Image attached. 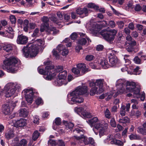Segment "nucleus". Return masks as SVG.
Wrapping results in <instances>:
<instances>
[{
	"label": "nucleus",
	"instance_id": "obj_1",
	"mask_svg": "<svg viewBox=\"0 0 146 146\" xmlns=\"http://www.w3.org/2000/svg\"><path fill=\"white\" fill-rule=\"evenodd\" d=\"M88 87L85 85L79 86L74 91L68 95V102L71 104L74 103H81L84 101L81 95L88 96Z\"/></svg>",
	"mask_w": 146,
	"mask_h": 146
},
{
	"label": "nucleus",
	"instance_id": "obj_2",
	"mask_svg": "<svg viewBox=\"0 0 146 146\" xmlns=\"http://www.w3.org/2000/svg\"><path fill=\"white\" fill-rule=\"evenodd\" d=\"M44 42L40 39H37L33 43H29L22 49L23 54L27 58L35 57L38 53V49L42 46Z\"/></svg>",
	"mask_w": 146,
	"mask_h": 146
},
{
	"label": "nucleus",
	"instance_id": "obj_3",
	"mask_svg": "<svg viewBox=\"0 0 146 146\" xmlns=\"http://www.w3.org/2000/svg\"><path fill=\"white\" fill-rule=\"evenodd\" d=\"M61 66H58L56 69H55L52 66H46L45 70L38 68V70L39 73L44 75V78L47 80H50L53 79L56 75V72H60L62 70Z\"/></svg>",
	"mask_w": 146,
	"mask_h": 146
},
{
	"label": "nucleus",
	"instance_id": "obj_4",
	"mask_svg": "<svg viewBox=\"0 0 146 146\" xmlns=\"http://www.w3.org/2000/svg\"><path fill=\"white\" fill-rule=\"evenodd\" d=\"M21 88V85L17 82H9L4 86V90H1L0 94L1 95L5 94L6 97H10L14 95L16 91L19 90Z\"/></svg>",
	"mask_w": 146,
	"mask_h": 146
},
{
	"label": "nucleus",
	"instance_id": "obj_5",
	"mask_svg": "<svg viewBox=\"0 0 146 146\" xmlns=\"http://www.w3.org/2000/svg\"><path fill=\"white\" fill-rule=\"evenodd\" d=\"M17 59L15 57H11L7 58L3 61L5 67L2 66L3 69H7L9 72H14L18 69Z\"/></svg>",
	"mask_w": 146,
	"mask_h": 146
},
{
	"label": "nucleus",
	"instance_id": "obj_6",
	"mask_svg": "<svg viewBox=\"0 0 146 146\" xmlns=\"http://www.w3.org/2000/svg\"><path fill=\"white\" fill-rule=\"evenodd\" d=\"M117 32V30L115 29L110 30L109 31L103 30L100 32V33L104 39L109 43H111L115 38V36Z\"/></svg>",
	"mask_w": 146,
	"mask_h": 146
},
{
	"label": "nucleus",
	"instance_id": "obj_7",
	"mask_svg": "<svg viewBox=\"0 0 146 146\" xmlns=\"http://www.w3.org/2000/svg\"><path fill=\"white\" fill-rule=\"evenodd\" d=\"M16 106L15 102H10L3 105L2 107V111L5 115H9L12 112Z\"/></svg>",
	"mask_w": 146,
	"mask_h": 146
},
{
	"label": "nucleus",
	"instance_id": "obj_8",
	"mask_svg": "<svg viewBox=\"0 0 146 146\" xmlns=\"http://www.w3.org/2000/svg\"><path fill=\"white\" fill-rule=\"evenodd\" d=\"M126 82L125 80L121 79H118L117 80L116 85L117 88H119V89L115 94V96H114L115 97H116L118 94H121L124 93Z\"/></svg>",
	"mask_w": 146,
	"mask_h": 146
},
{
	"label": "nucleus",
	"instance_id": "obj_9",
	"mask_svg": "<svg viewBox=\"0 0 146 146\" xmlns=\"http://www.w3.org/2000/svg\"><path fill=\"white\" fill-rule=\"evenodd\" d=\"M22 93L25 95L27 102L30 104L32 103L33 100V96L34 94L33 89H25L23 91Z\"/></svg>",
	"mask_w": 146,
	"mask_h": 146
},
{
	"label": "nucleus",
	"instance_id": "obj_10",
	"mask_svg": "<svg viewBox=\"0 0 146 146\" xmlns=\"http://www.w3.org/2000/svg\"><path fill=\"white\" fill-rule=\"evenodd\" d=\"M104 80L99 79L97 80L95 82H91L90 83V86H97L99 87V92L100 93H102L104 91L103 86L104 85Z\"/></svg>",
	"mask_w": 146,
	"mask_h": 146
},
{
	"label": "nucleus",
	"instance_id": "obj_11",
	"mask_svg": "<svg viewBox=\"0 0 146 146\" xmlns=\"http://www.w3.org/2000/svg\"><path fill=\"white\" fill-rule=\"evenodd\" d=\"M137 84L136 83L133 82L127 81L126 82V89H125L124 92L127 93L128 92H132L133 91V89L136 86H137Z\"/></svg>",
	"mask_w": 146,
	"mask_h": 146
},
{
	"label": "nucleus",
	"instance_id": "obj_12",
	"mask_svg": "<svg viewBox=\"0 0 146 146\" xmlns=\"http://www.w3.org/2000/svg\"><path fill=\"white\" fill-rule=\"evenodd\" d=\"M79 34L81 36L84 37L78 40V44H80L82 45H88V44L87 42L86 38L88 40V42H91L90 40L86 34L82 33H80Z\"/></svg>",
	"mask_w": 146,
	"mask_h": 146
},
{
	"label": "nucleus",
	"instance_id": "obj_13",
	"mask_svg": "<svg viewBox=\"0 0 146 146\" xmlns=\"http://www.w3.org/2000/svg\"><path fill=\"white\" fill-rule=\"evenodd\" d=\"M92 12L91 10L88 9L86 7L83 8H79L76 10L77 13L80 15H82V18L88 16L89 13Z\"/></svg>",
	"mask_w": 146,
	"mask_h": 146
},
{
	"label": "nucleus",
	"instance_id": "obj_14",
	"mask_svg": "<svg viewBox=\"0 0 146 146\" xmlns=\"http://www.w3.org/2000/svg\"><path fill=\"white\" fill-rule=\"evenodd\" d=\"M112 53H110L111 56L109 57V61L110 64V66H115L119 62V60L116 56H112L115 53V51L113 50H111Z\"/></svg>",
	"mask_w": 146,
	"mask_h": 146
},
{
	"label": "nucleus",
	"instance_id": "obj_15",
	"mask_svg": "<svg viewBox=\"0 0 146 146\" xmlns=\"http://www.w3.org/2000/svg\"><path fill=\"white\" fill-rule=\"evenodd\" d=\"M28 38L27 37L21 34L18 36L17 42L19 44H25L28 42Z\"/></svg>",
	"mask_w": 146,
	"mask_h": 146
},
{
	"label": "nucleus",
	"instance_id": "obj_16",
	"mask_svg": "<svg viewBox=\"0 0 146 146\" xmlns=\"http://www.w3.org/2000/svg\"><path fill=\"white\" fill-rule=\"evenodd\" d=\"M56 49L59 52H60L61 54L64 56H66L69 53L68 50L62 44H59L56 47Z\"/></svg>",
	"mask_w": 146,
	"mask_h": 146
},
{
	"label": "nucleus",
	"instance_id": "obj_17",
	"mask_svg": "<svg viewBox=\"0 0 146 146\" xmlns=\"http://www.w3.org/2000/svg\"><path fill=\"white\" fill-rule=\"evenodd\" d=\"M77 68L81 72L82 74H84L88 72V69L86 68V65L83 63H79L77 65Z\"/></svg>",
	"mask_w": 146,
	"mask_h": 146
},
{
	"label": "nucleus",
	"instance_id": "obj_18",
	"mask_svg": "<svg viewBox=\"0 0 146 146\" xmlns=\"http://www.w3.org/2000/svg\"><path fill=\"white\" fill-rule=\"evenodd\" d=\"M13 45L10 43H5L3 46V50L6 52H10L13 49Z\"/></svg>",
	"mask_w": 146,
	"mask_h": 146
},
{
	"label": "nucleus",
	"instance_id": "obj_19",
	"mask_svg": "<svg viewBox=\"0 0 146 146\" xmlns=\"http://www.w3.org/2000/svg\"><path fill=\"white\" fill-rule=\"evenodd\" d=\"M74 137L77 140H79L82 143V141H83L85 145L89 144L88 139L83 135H81L80 136H74Z\"/></svg>",
	"mask_w": 146,
	"mask_h": 146
},
{
	"label": "nucleus",
	"instance_id": "obj_20",
	"mask_svg": "<svg viewBox=\"0 0 146 146\" xmlns=\"http://www.w3.org/2000/svg\"><path fill=\"white\" fill-rule=\"evenodd\" d=\"M108 125L106 123H104L103 126L100 129L99 131V135L100 137L102 136L105 134V133L107 130Z\"/></svg>",
	"mask_w": 146,
	"mask_h": 146
},
{
	"label": "nucleus",
	"instance_id": "obj_21",
	"mask_svg": "<svg viewBox=\"0 0 146 146\" xmlns=\"http://www.w3.org/2000/svg\"><path fill=\"white\" fill-rule=\"evenodd\" d=\"M5 135L6 139L9 140L13 138L15 136V135L13 131L11 130H8L6 131Z\"/></svg>",
	"mask_w": 146,
	"mask_h": 146
},
{
	"label": "nucleus",
	"instance_id": "obj_22",
	"mask_svg": "<svg viewBox=\"0 0 146 146\" xmlns=\"http://www.w3.org/2000/svg\"><path fill=\"white\" fill-rule=\"evenodd\" d=\"M19 114L20 116L24 117H26L29 114V111L27 108H24L20 109Z\"/></svg>",
	"mask_w": 146,
	"mask_h": 146
},
{
	"label": "nucleus",
	"instance_id": "obj_23",
	"mask_svg": "<svg viewBox=\"0 0 146 146\" xmlns=\"http://www.w3.org/2000/svg\"><path fill=\"white\" fill-rule=\"evenodd\" d=\"M92 88L90 90V94L91 96L94 95L95 94H100L101 93L99 92V89L98 90V87L96 86H91Z\"/></svg>",
	"mask_w": 146,
	"mask_h": 146
},
{
	"label": "nucleus",
	"instance_id": "obj_24",
	"mask_svg": "<svg viewBox=\"0 0 146 146\" xmlns=\"http://www.w3.org/2000/svg\"><path fill=\"white\" fill-rule=\"evenodd\" d=\"M100 64L104 69H107L110 67V65L108 63V60L105 58L101 60Z\"/></svg>",
	"mask_w": 146,
	"mask_h": 146
},
{
	"label": "nucleus",
	"instance_id": "obj_25",
	"mask_svg": "<svg viewBox=\"0 0 146 146\" xmlns=\"http://www.w3.org/2000/svg\"><path fill=\"white\" fill-rule=\"evenodd\" d=\"M68 83L66 80H62L58 78L54 82L55 85L56 86H60L63 84L65 85Z\"/></svg>",
	"mask_w": 146,
	"mask_h": 146
},
{
	"label": "nucleus",
	"instance_id": "obj_26",
	"mask_svg": "<svg viewBox=\"0 0 146 146\" xmlns=\"http://www.w3.org/2000/svg\"><path fill=\"white\" fill-rule=\"evenodd\" d=\"M26 121L25 119H20L18 120L15 123V125L17 127H23L26 125Z\"/></svg>",
	"mask_w": 146,
	"mask_h": 146
},
{
	"label": "nucleus",
	"instance_id": "obj_27",
	"mask_svg": "<svg viewBox=\"0 0 146 146\" xmlns=\"http://www.w3.org/2000/svg\"><path fill=\"white\" fill-rule=\"evenodd\" d=\"M61 67H62V66ZM60 72H56V74L57 73L60 72L58 75V78L62 80H65V78H66V76H67V72L66 71H64L62 72H60Z\"/></svg>",
	"mask_w": 146,
	"mask_h": 146
},
{
	"label": "nucleus",
	"instance_id": "obj_28",
	"mask_svg": "<svg viewBox=\"0 0 146 146\" xmlns=\"http://www.w3.org/2000/svg\"><path fill=\"white\" fill-rule=\"evenodd\" d=\"M63 122L66 126V128L67 129H72L74 126V124L71 122H68L65 121H64Z\"/></svg>",
	"mask_w": 146,
	"mask_h": 146
},
{
	"label": "nucleus",
	"instance_id": "obj_29",
	"mask_svg": "<svg viewBox=\"0 0 146 146\" xmlns=\"http://www.w3.org/2000/svg\"><path fill=\"white\" fill-rule=\"evenodd\" d=\"M131 104H132V108L133 109H137L139 108L138 105V101L135 99H132L131 100Z\"/></svg>",
	"mask_w": 146,
	"mask_h": 146
},
{
	"label": "nucleus",
	"instance_id": "obj_30",
	"mask_svg": "<svg viewBox=\"0 0 146 146\" xmlns=\"http://www.w3.org/2000/svg\"><path fill=\"white\" fill-rule=\"evenodd\" d=\"M110 143L111 144H115L119 146H123V143L121 141L115 139L111 140Z\"/></svg>",
	"mask_w": 146,
	"mask_h": 146
},
{
	"label": "nucleus",
	"instance_id": "obj_31",
	"mask_svg": "<svg viewBox=\"0 0 146 146\" xmlns=\"http://www.w3.org/2000/svg\"><path fill=\"white\" fill-rule=\"evenodd\" d=\"M72 71L75 74L77 75L78 76H82L83 74H81V72L79 69L77 68H74L72 69Z\"/></svg>",
	"mask_w": 146,
	"mask_h": 146
},
{
	"label": "nucleus",
	"instance_id": "obj_32",
	"mask_svg": "<svg viewBox=\"0 0 146 146\" xmlns=\"http://www.w3.org/2000/svg\"><path fill=\"white\" fill-rule=\"evenodd\" d=\"M75 111L78 114L80 115L81 113L82 115V113L84 112V109L82 107H75L74 108Z\"/></svg>",
	"mask_w": 146,
	"mask_h": 146
},
{
	"label": "nucleus",
	"instance_id": "obj_33",
	"mask_svg": "<svg viewBox=\"0 0 146 146\" xmlns=\"http://www.w3.org/2000/svg\"><path fill=\"white\" fill-rule=\"evenodd\" d=\"M118 122L119 123L125 124L129 122V119L128 117H125L123 118L119 119Z\"/></svg>",
	"mask_w": 146,
	"mask_h": 146
},
{
	"label": "nucleus",
	"instance_id": "obj_34",
	"mask_svg": "<svg viewBox=\"0 0 146 146\" xmlns=\"http://www.w3.org/2000/svg\"><path fill=\"white\" fill-rule=\"evenodd\" d=\"M137 132L143 135H146V129L144 128L139 127L137 129Z\"/></svg>",
	"mask_w": 146,
	"mask_h": 146
},
{
	"label": "nucleus",
	"instance_id": "obj_35",
	"mask_svg": "<svg viewBox=\"0 0 146 146\" xmlns=\"http://www.w3.org/2000/svg\"><path fill=\"white\" fill-rule=\"evenodd\" d=\"M137 86H136L133 89V91L132 92H133L134 94L139 95L140 94V89L139 87L140 85L138 84H137Z\"/></svg>",
	"mask_w": 146,
	"mask_h": 146
},
{
	"label": "nucleus",
	"instance_id": "obj_36",
	"mask_svg": "<svg viewBox=\"0 0 146 146\" xmlns=\"http://www.w3.org/2000/svg\"><path fill=\"white\" fill-rule=\"evenodd\" d=\"M87 7L96 10H98L99 9V7L92 3H89L87 5Z\"/></svg>",
	"mask_w": 146,
	"mask_h": 146
},
{
	"label": "nucleus",
	"instance_id": "obj_37",
	"mask_svg": "<svg viewBox=\"0 0 146 146\" xmlns=\"http://www.w3.org/2000/svg\"><path fill=\"white\" fill-rule=\"evenodd\" d=\"M104 122H102V124L99 121L98 123H95L94 125V126L95 129H99L101 128L103 126L104 123H105L104 121H103Z\"/></svg>",
	"mask_w": 146,
	"mask_h": 146
},
{
	"label": "nucleus",
	"instance_id": "obj_38",
	"mask_svg": "<svg viewBox=\"0 0 146 146\" xmlns=\"http://www.w3.org/2000/svg\"><path fill=\"white\" fill-rule=\"evenodd\" d=\"M112 139H113V135H110L107 137V138L104 140V142L106 143H109L110 141H111Z\"/></svg>",
	"mask_w": 146,
	"mask_h": 146
},
{
	"label": "nucleus",
	"instance_id": "obj_39",
	"mask_svg": "<svg viewBox=\"0 0 146 146\" xmlns=\"http://www.w3.org/2000/svg\"><path fill=\"white\" fill-rule=\"evenodd\" d=\"M89 122H90L92 125H94L99 122V120L98 118L96 117H93L92 119L89 120Z\"/></svg>",
	"mask_w": 146,
	"mask_h": 146
},
{
	"label": "nucleus",
	"instance_id": "obj_40",
	"mask_svg": "<svg viewBox=\"0 0 146 146\" xmlns=\"http://www.w3.org/2000/svg\"><path fill=\"white\" fill-rule=\"evenodd\" d=\"M49 33L51 34L50 33L52 31V34L53 35H55L58 32V30H57L56 29V28L54 27H51L50 28L49 30H48Z\"/></svg>",
	"mask_w": 146,
	"mask_h": 146
},
{
	"label": "nucleus",
	"instance_id": "obj_41",
	"mask_svg": "<svg viewBox=\"0 0 146 146\" xmlns=\"http://www.w3.org/2000/svg\"><path fill=\"white\" fill-rule=\"evenodd\" d=\"M12 13H17L19 15H22L25 13L26 12L23 11H19V10H14L11 11Z\"/></svg>",
	"mask_w": 146,
	"mask_h": 146
},
{
	"label": "nucleus",
	"instance_id": "obj_42",
	"mask_svg": "<svg viewBox=\"0 0 146 146\" xmlns=\"http://www.w3.org/2000/svg\"><path fill=\"white\" fill-rule=\"evenodd\" d=\"M39 133L38 131H35L33 134V139L34 141L36 140L39 136Z\"/></svg>",
	"mask_w": 146,
	"mask_h": 146
},
{
	"label": "nucleus",
	"instance_id": "obj_43",
	"mask_svg": "<svg viewBox=\"0 0 146 146\" xmlns=\"http://www.w3.org/2000/svg\"><path fill=\"white\" fill-rule=\"evenodd\" d=\"M57 142L54 140L50 139L48 142V144L50 146H55L57 144Z\"/></svg>",
	"mask_w": 146,
	"mask_h": 146
},
{
	"label": "nucleus",
	"instance_id": "obj_44",
	"mask_svg": "<svg viewBox=\"0 0 146 146\" xmlns=\"http://www.w3.org/2000/svg\"><path fill=\"white\" fill-rule=\"evenodd\" d=\"M56 50H57L56 48V49H53L52 52L53 55L55 57L56 59H57L59 58V55Z\"/></svg>",
	"mask_w": 146,
	"mask_h": 146
},
{
	"label": "nucleus",
	"instance_id": "obj_45",
	"mask_svg": "<svg viewBox=\"0 0 146 146\" xmlns=\"http://www.w3.org/2000/svg\"><path fill=\"white\" fill-rule=\"evenodd\" d=\"M4 36L8 38L12 39L14 37V34L13 32L6 33L5 35Z\"/></svg>",
	"mask_w": 146,
	"mask_h": 146
},
{
	"label": "nucleus",
	"instance_id": "obj_46",
	"mask_svg": "<svg viewBox=\"0 0 146 146\" xmlns=\"http://www.w3.org/2000/svg\"><path fill=\"white\" fill-rule=\"evenodd\" d=\"M82 113V115L85 118H90L92 117L90 113L88 112L84 111Z\"/></svg>",
	"mask_w": 146,
	"mask_h": 146
},
{
	"label": "nucleus",
	"instance_id": "obj_47",
	"mask_svg": "<svg viewBox=\"0 0 146 146\" xmlns=\"http://www.w3.org/2000/svg\"><path fill=\"white\" fill-rule=\"evenodd\" d=\"M126 107L124 106H122L121 108L120 114L122 116L125 115V109Z\"/></svg>",
	"mask_w": 146,
	"mask_h": 146
},
{
	"label": "nucleus",
	"instance_id": "obj_48",
	"mask_svg": "<svg viewBox=\"0 0 146 146\" xmlns=\"http://www.w3.org/2000/svg\"><path fill=\"white\" fill-rule=\"evenodd\" d=\"M129 56L127 55H125L124 56V60L125 63L126 65H128L131 63L130 61L128 58Z\"/></svg>",
	"mask_w": 146,
	"mask_h": 146
},
{
	"label": "nucleus",
	"instance_id": "obj_49",
	"mask_svg": "<svg viewBox=\"0 0 146 146\" xmlns=\"http://www.w3.org/2000/svg\"><path fill=\"white\" fill-rule=\"evenodd\" d=\"M65 43H67L66 46L68 47H70L72 45V44L70 39L68 38H66L63 41Z\"/></svg>",
	"mask_w": 146,
	"mask_h": 146
},
{
	"label": "nucleus",
	"instance_id": "obj_50",
	"mask_svg": "<svg viewBox=\"0 0 146 146\" xmlns=\"http://www.w3.org/2000/svg\"><path fill=\"white\" fill-rule=\"evenodd\" d=\"M39 29L38 28H36L33 32L32 36L33 37H37L39 35Z\"/></svg>",
	"mask_w": 146,
	"mask_h": 146
},
{
	"label": "nucleus",
	"instance_id": "obj_51",
	"mask_svg": "<svg viewBox=\"0 0 146 146\" xmlns=\"http://www.w3.org/2000/svg\"><path fill=\"white\" fill-rule=\"evenodd\" d=\"M10 21L12 24H15L16 22V18L15 16L11 15L10 17Z\"/></svg>",
	"mask_w": 146,
	"mask_h": 146
},
{
	"label": "nucleus",
	"instance_id": "obj_52",
	"mask_svg": "<svg viewBox=\"0 0 146 146\" xmlns=\"http://www.w3.org/2000/svg\"><path fill=\"white\" fill-rule=\"evenodd\" d=\"M104 113L105 116L106 118H110V113L108 109H107L106 110Z\"/></svg>",
	"mask_w": 146,
	"mask_h": 146
},
{
	"label": "nucleus",
	"instance_id": "obj_53",
	"mask_svg": "<svg viewBox=\"0 0 146 146\" xmlns=\"http://www.w3.org/2000/svg\"><path fill=\"white\" fill-rule=\"evenodd\" d=\"M84 130H80L78 129H76L74 130V132L75 134L79 133L81 134H82V133H84Z\"/></svg>",
	"mask_w": 146,
	"mask_h": 146
},
{
	"label": "nucleus",
	"instance_id": "obj_54",
	"mask_svg": "<svg viewBox=\"0 0 146 146\" xmlns=\"http://www.w3.org/2000/svg\"><path fill=\"white\" fill-rule=\"evenodd\" d=\"M54 122L56 125H60L61 123L60 118L59 117L56 118L54 121Z\"/></svg>",
	"mask_w": 146,
	"mask_h": 146
},
{
	"label": "nucleus",
	"instance_id": "obj_55",
	"mask_svg": "<svg viewBox=\"0 0 146 146\" xmlns=\"http://www.w3.org/2000/svg\"><path fill=\"white\" fill-rule=\"evenodd\" d=\"M27 143L26 140L25 139H23L21 140L19 144L20 146H25Z\"/></svg>",
	"mask_w": 146,
	"mask_h": 146
},
{
	"label": "nucleus",
	"instance_id": "obj_56",
	"mask_svg": "<svg viewBox=\"0 0 146 146\" xmlns=\"http://www.w3.org/2000/svg\"><path fill=\"white\" fill-rule=\"evenodd\" d=\"M88 140L89 141V144H91L93 145V146H94L95 145V143L94 142V139L91 137H90L88 138Z\"/></svg>",
	"mask_w": 146,
	"mask_h": 146
},
{
	"label": "nucleus",
	"instance_id": "obj_57",
	"mask_svg": "<svg viewBox=\"0 0 146 146\" xmlns=\"http://www.w3.org/2000/svg\"><path fill=\"white\" fill-rule=\"evenodd\" d=\"M94 56L92 55H87L86 57V59L87 61H90L94 59Z\"/></svg>",
	"mask_w": 146,
	"mask_h": 146
},
{
	"label": "nucleus",
	"instance_id": "obj_58",
	"mask_svg": "<svg viewBox=\"0 0 146 146\" xmlns=\"http://www.w3.org/2000/svg\"><path fill=\"white\" fill-rule=\"evenodd\" d=\"M110 123L111 126L113 127H115L116 126L115 120L113 118L111 119L110 121Z\"/></svg>",
	"mask_w": 146,
	"mask_h": 146
},
{
	"label": "nucleus",
	"instance_id": "obj_59",
	"mask_svg": "<svg viewBox=\"0 0 146 146\" xmlns=\"http://www.w3.org/2000/svg\"><path fill=\"white\" fill-rule=\"evenodd\" d=\"M35 102L36 104L38 105L43 104V101L42 99L40 98H38L36 100Z\"/></svg>",
	"mask_w": 146,
	"mask_h": 146
},
{
	"label": "nucleus",
	"instance_id": "obj_60",
	"mask_svg": "<svg viewBox=\"0 0 146 146\" xmlns=\"http://www.w3.org/2000/svg\"><path fill=\"white\" fill-rule=\"evenodd\" d=\"M135 62L138 64H140L141 62V60L138 56H135L134 59Z\"/></svg>",
	"mask_w": 146,
	"mask_h": 146
},
{
	"label": "nucleus",
	"instance_id": "obj_61",
	"mask_svg": "<svg viewBox=\"0 0 146 146\" xmlns=\"http://www.w3.org/2000/svg\"><path fill=\"white\" fill-rule=\"evenodd\" d=\"M5 30L6 31V33H11L13 32L12 28L10 26L5 27Z\"/></svg>",
	"mask_w": 146,
	"mask_h": 146
},
{
	"label": "nucleus",
	"instance_id": "obj_62",
	"mask_svg": "<svg viewBox=\"0 0 146 146\" xmlns=\"http://www.w3.org/2000/svg\"><path fill=\"white\" fill-rule=\"evenodd\" d=\"M57 144L58 146H65V145L64 143L62 140H58L57 141Z\"/></svg>",
	"mask_w": 146,
	"mask_h": 146
},
{
	"label": "nucleus",
	"instance_id": "obj_63",
	"mask_svg": "<svg viewBox=\"0 0 146 146\" xmlns=\"http://www.w3.org/2000/svg\"><path fill=\"white\" fill-rule=\"evenodd\" d=\"M126 50L129 52H131L133 50V48L131 45H128L126 47Z\"/></svg>",
	"mask_w": 146,
	"mask_h": 146
},
{
	"label": "nucleus",
	"instance_id": "obj_64",
	"mask_svg": "<svg viewBox=\"0 0 146 146\" xmlns=\"http://www.w3.org/2000/svg\"><path fill=\"white\" fill-rule=\"evenodd\" d=\"M119 27L121 29L123 28L124 26V23L122 21H119L117 22Z\"/></svg>",
	"mask_w": 146,
	"mask_h": 146
}]
</instances>
